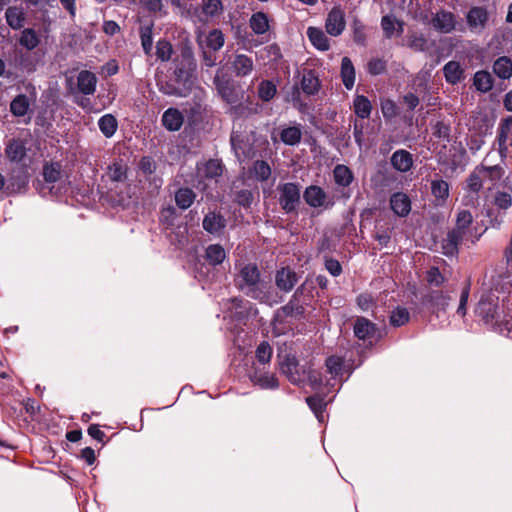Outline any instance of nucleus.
<instances>
[{
	"label": "nucleus",
	"mask_w": 512,
	"mask_h": 512,
	"mask_svg": "<svg viewBox=\"0 0 512 512\" xmlns=\"http://www.w3.org/2000/svg\"><path fill=\"white\" fill-rule=\"evenodd\" d=\"M493 155L488 154L484 159V163L476 167L467 179V189L472 193H477L480 189L487 185V189L498 187L502 184L507 187V178L502 179L504 175L503 169L499 165H492L491 159Z\"/></svg>",
	"instance_id": "nucleus-1"
},
{
	"label": "nucleus",
	"mask_w": 512,
	"mask_h": 512,
	"mask_svg": "<svg viewBox=\"0 0 512 512\" xmlns=\"http://www.w3.org/2000/svg\"><path fill=\"white\" fill-rule=\"evenodd\" d=\"M478 235L473 226V216L467 209L460 210L456 216L455 228L448 234L443 244L444 254L454 255L463 241L474 243Z\"/></svg>",
	"instance_id": "nucleus-2"
},
{
	"label": "nucleus",
	"mask_w": 512,
	"mask_h": 512,
	"mask_svg": "<svg viewBox=\"0 0 512 512\" xmlns=\"http://www.w3.org/2000/svg\"><path fill=\"white\" fill-rule=\"evenodd\" d=\"M240 289L248 296L260 300H267V284L260 280L257 267L253 264L245 265L238 276Z\"/></svg>",
	"instance_id": "nucleus-3"
},
{
	"label": "nucleus",
	"mask_w": 512,
	"mask_h": 512,
	"mask_svg": "<svg viewBox=\"0 0 512 512\" xmlns=\"http://www.w3.org/2000/svg\"><path fill=\"white\" fill-rule=\"evenodd\" d=\"M223 167L218 160H209L197 166L198 187L205 190L208 186L206 181L214 180L221 176Z\"/></svg>",
	"instance_id": "nucleus-4"
},
{
	"label": "nucleus",
	"mask_w": 512,
	"mask_h": 512,
	"mask_svg": "<svg viewBox=\"0 0 512 512\" xmlns=\"http://www.w3.org/2000/svg\"><path fill=\"white\" fill-rule=\"evenodd\" d=\"M176 80L179 85L182 84V87L166 85V86H162L160 88L161 91L164 94L170 95V96L186 97L190 93L193 83H194V81L192 79V75L189 73L183 72L181 69H178L176 71Z\"/></svg>",
	"instance_id": "nucleus-5"
},
{
	"label": "nucleus",
	"mask_w": 512,
	"mask_h": 512,
	"mask_svg": "<svg viewBox=\"0 0 512 512\" xmlns=\"http://www.w3.org/2000/svg\"><path fill=\"white\" fill-rule=\"evenodd\" d=\"M346 26L345 13L340 7H334L328 13L325 28L329 35L337 37L342 34Z\"/></svg>",
	"instance_id": "nucleus-6"
},
{
	"label": "nucleus",
	"mask_w": 512,
	"mask_h": 512,
	"mask_svg": "<svg viewBox=\"0 0 512 512\" xmlns=\"http://www.w3.org/2000/svg\"><path fill=\"white\" fill-rule=\"evenodd\" d=\"M300 199L299 187L294 183H286L280 187V204L286 212L296 208Z\"/></svg>",
	"instance_id": "nucleus-7"
},
{
	"label": "nucleus",
	"mask_w": 512,
	"mask_h": 512,
	"mask_svg": "<svg viewBox=\"0 0 512 512\" xmlns=\"http://www.w3.org/2000/svg\"><path fill=\"white\" fill-rule=\"evenodd\" d=\"M303 197L306 203L313 208H329L333 205V202L328 198L325 191L315 185H311L304 191Z\"/></svg>",
	"instance_id": "nucleus-8"
},
{
	"label": "nucleus",
	"mask_w": 512,
	"mask_h": 512,
	"mask_svg": "<svg viewBox=\"0 0 512 512\" xmlns=\"http://www.w3.org/2000/svg\"><path fill=\"white\" fill-rule=\"evenodd\" d=\"M214 83L216 85L217 91L229 104H234L238 101V92L236 91L234 85L224 78H221L218 74L215 76Z\"/></svg>",
	"instance_id": "nucleus-9"
},
{
	"label": "nucleus",
	"mask_w": 512,
	"mask_h": 512,
	"mask_svg": "<svg viewBox=\"0 0 512 512\" xmlns=\"http://www.w3.org/2000/svg\"><path fill=\"white\" fill-rule=\"evenodd\" d=\"M456 25L455 16L448 11H440L432 19V26L441 33H450Z\"/></svg>",
	"instance_id": "nucleus-10"
},
{
	"label": "nucleus",
	"mask_w": 512,
	"mask_h": 512,
	"mask_svg": "<svg viewBox=\"0 0 512 512\" xmlns=\"http://www.w3.org/2000/svg\"><path fill=\"white\" fill-rule=\"evenodd\" d=\"M499 152L490 153L493 157L507 155L512 149V120L502 126L499 137Z\"/></svg>",
	"instance_id": "nucleus-11"
},
{
	"label": "nucleus",
	"mask_w": 512,
	"mask_h": 512,
	"mask_svg": "<svg viewBox=\"0 0 512 512\" xmlns=\"http://www.w3.org/2000/svg\"><path fill=\"white\" fill-rule=\"evenodd\" d=\"M390 206L395 214L404 217L407 216L411 210V201L405 193L397 192L391 196Z\"/></svg>",
	"instance_id": "nucleus-12"
},
{
	"label": "nucleus",
	"mask_w": 512,
	"mask_h": 512,
	"mask_svg": "<svg viewBox=\"0 0 512 512\" xmlns=\"http://www.w3.org/2000/svg\"><path fill=\"white\" fill-rule=\"evenodd\" d=\"M184 122V116L176 108L167 109L162 116V124L169 131H178Z\"/></svg>",
	"instance_id": "nucleus-13"
},
{
	"label": "nucleus",
	"mask_w": 512,
	"mask_h": 512,
	"mask_svg": "<svg viewBox=\"0 0 512 512\" xmlns=\"http://www.w3.org/2000/svg\"><path fill=\"white\" fill-rule=\"evenodd\" d=\"M297 275L289 268H282L276 274L275 281L277 287L284 291L289 292L297 282Z\"/></svg>",
	"instance_id": "nucleus-14"
},
{
	"label": "nucleus",
	"mask_w": 512,
	"mask_h": 512,
	"mask_svg": "<svg viewBox=\"0 0 512 512\" xmlns=\"http://www.w3.org/2000/svg\"><path fill=\"white\" fill-rule=\"evenodd\" d=\"M223 6L220 0H204L201 12L198 15L199 20L202 22H208L222 13Z\"/></svg>",
	"instance_id": "nucleus-15"
},
{
	"label": "nucleus",
	"mask_w": 512,
	"mask_h": 512,
	"mask_svg": "<svg viewBox=\"0 0 512 512\" xmlns=\"http://www.w3.org/2000/svg\"><path fill=\"white\" fill-rule=\"evenodd\" d=\"M97 78L90 71H81L77 77V85L79 90L86 95H91L96 90Z\"/></svg>",
	"instance_id": "nucleus-16"
},
{
	"label": "nucleus",
	"mask_w": 512,
	"mask_h": 512,
	"mask_svg": "<svg viewBox=\"0 0 512 512\" xmlns=\"http://www.w3.org/2000/svg\"><path fill=\"white\" fill-rule=\"evenodd\" d=\"M391 164L396 170L407 172L413 165L412 155L406 150H397L391 157Z\"/></svg>",
	"instance_id": "nucleus-17"
},
{
	"label": "nucleus",
	"mask_w": 512,
	"mask_h": 512,
	"mask_svg": "<svg viewBox=\"0 0 512 512\" xmlns=\"http://www.w3.org/2000/svg\"><path fill=\"white\" fill-rule=\"evenodd\" d=\"M487 20L488 14L484 8L473 7L467 14V23L473 30L483 29Z\"/></svg>",
	"instance_id": "nucleus-18"
},
{
	"label": "nucleus",
	"mask_w": 512,
	"mask_h": 512,
	"mask_svg": "<svg viewBox=\"0 0 512 512\" xmlns=\"http://www.w3.org/2000/svg\"><path fill=\"white\" fill-rule=\"evenodd\" d=\"M253 60L245 54H237L232 62L236 76H247L253 70Z\"/></svg>",
	"instance_id": "nucleus-19"
},
{
	"label": "nucleus",
	"mask_w": 512,
	"mask_h": 512,
	"mask_svg": "<svg viewBox=\"0 0 512 512\" xmlns=\"http://www.w3.org/2000/svg\"><path fill=\"white\" fill-rule=\"evenodd\" d=\"M445 79L450 84H457L464 78V70L456 61H449L443 67Z\"/></svg>",
	"instance_id": "nucleus-20"
},
{
	"label": "nucleus",
	"mask_w": 512,
	"mask_h": 512,
	"mask_svg": "<svg viewBox=\"0 0 512 512\" xmlns=\"http://www.w3.org/2000/svg\"><path fill=\"white\" fill-rule=\"evenodd\" d=\"M307 36L316 49L321 51L329 49V40L320 28L309 27L307 29Z\"/></svg>",
	"instance_id": "nucleus-21"
},
{
	"label": "nucleus",
	"mask_w": 512,
	"mask_h": 512,
	"mask_svg": "<svg viewBox=\"0 0 512 512\" xmlns=\"http://www.w3.org/2000/svg\"><path fill=\"white\" fill-rule=\"evenodd\" d=\"M127 165L123 160L114 161L108 167L107 177L113 182H124L127 178Z\"/></svg>",
	"instance_id": "nucleus-22"
},
{
	"label": "nucleus",
	"mask_w": 512,
	"mask_h": 512,
	"mask_svg": "<svg viewBox=\"0 0 512 512\" xmlns=\"http://www.w3.org/2000/svg\"><path fill=\"white\" fill-rule=\"evenodd\" d=\"M5 153L9 160L18 162L24 158L26 154V148L21 140L12 139L9 141L5 149Z\"/></svg>",
	"instance_id": "nucleus-23"
},
{
	"label": "nucleus",
	"mask_w": 512,
	"mask_h": 512,
	"mask_svg": "<svg viewBox=\"0 0 512 512\" xmlns=\"http://www.w3.org/2000/svg\"><path fill=\"white\" fill-rule=\"evenodd\" d=\"M341 77L346 89L353 88L355 83V69L348 57H344L341 62Z\"/></svg>",
	"instance_id": "nucleus-24"
},
{
	"label": "nucleus",
	"mask_w": 512,
	"mask_h": 512,
	"mask_svg": "<svg viewBox=\"0 0 512 512\" xmlns=\"http://www.w3.org/2000/svg\"><path fill=\"white\" fill-rule=\"evenodd\" d=\"M271 176V168L265 161H256L249 170V178L256 181H266Z\"/></svg>",
	"instance_id": "nucleus-25"
},
{
	"label": "nucleus",
	"mask_w": 512,
	"mask_h": 512,
	"mask_svg": "<svg viewBox=\"0 0 512 512\" xmlns=\"http://www.w3.org/2000/svg\"><path fill=\"white\" fill-rule=\"evenodd\" d=\"M6 20L12 29L22 28L25 20L23 9L19 7H9L6 10Z\"/></svg>",
	"instance_id": "nucleus-26"
},
{
	"label": "nucleus",
	"mask_w": 512,
	"mask_h": 512,
	"mask_svg": "<svg viewBox=\"0 0 512 512\" xmlns=\"http://www.w3.org/2000/svg\"><path fill=\"white\" fill-rule=\"evenodd\" d=\"M494 73L501 79H509L512 76V61L508 57H500L493 64Z\"/></svg>",
	"instance_id": "nucleus-27"
},
{
	"label": "nucleus",
	"mask_w": 512,
	"mask_h": 512,
	"mask_svg": "<svg viewBox=\"0 0 512 512\" xmlns=\"http://www.w3.org/2000/svg\"><path fill=\"white\" fill-rule=\"evenodd\" d=\"M381 26L388 38H391L394 35H400L403 31L402 23L395 17L389 15L382 18Z\"/></svg>",
	"instance_id": "nucleus-28"
},
{
	"label": "nucleus",
	"mask_w": 512,
	"mask_h": 512,
	"mask_svg": "<svg viewBox=\"0 0 512 512\" xmlns=\"http://www.w3.org/2000/svg\"><path fill=\"white\" fill-rule=\"evenodd\" d=\"M333 176L335 182L339 186L343 187L349 186L354 178L352 171L347 166L342 164L335 166L333 170Z\"/></svg>",
	"instance_id": "nucleus-29"
},
{
	"label": "nucleus",
	"mask_w": 512,
	"mask_h": 512,
	"mask_svg": "<svg viewBox=\"0 0 512 512\" xmlns=\"http://www.w3.org/2000/svg\"><path fill=\"white\" fill-rule=\"evenodd\" d=\"M250 27L255 34H264L269 29V21L266 14L254 13L250 18Z\"/></svg>",
	"instance_id": "nucleus-30"
},
{
	"label": "nucleus",
	"mask_w": 512,
	"mask_h": 512,
	"mask_svg": "<svg viewBox=\"0 0 512 512\" xmlns=\"http://www.w3.org/2000/svg\"><path fill=\"white\" fill-rule=\"evenodd\" d=\"M353 106L354 111L358 117L366 119L370 116L372 105L367 97L363 95L356 96L353 102Z\"/></svg>",
	"instance_id": "nucleus-31"
},
{
	"label": "nucleus",
	"mask_w": 512,
	"mask_h": 512,
	"mask_svg": "<svg viewBox=\"0 0 512 512\" xmlns=\"http://www.w3.org/2000/svg\"><path fill=\"white\" fill-rule=\"evenodd\" d=\"M98 126L104 136L110 138L117 130V120L113 115L106 114L99 119Z\"/></svg>",
	"instance_id": "nucleus-32"
},
{
	"label": "nucleus",
	"mask_w": 512,
	"mask_h": 512,
	"mask_svg": "<svg viewBox=\"0 0 512 512\" xmlns=\"http://www.w3.org/2000/svg\"><path fill=\"white\" fill-rule=\"evenodd\" d=\"M301 88L308 95L316 94L320 88L318 78L311 72L304 74L301 80Z\"/></svg>",
	"instance_id": "nucleus-33"
},
{
	"label": "nucleus",
	"mask_w": 512,
	"mask_h": 512,
	"mask_svg": "<svg viewBox=\"0 0 512 512\" xmlns=\"http://www.w3.org/2000/svg\"><path fill=\"white\" fill-rule=\"evenodd\" d=\"M224 219L215 213H210L203 220V227L210 233H218L224 227Z\"/></svg>",
	"instance_id": "nucleus-34"
},
{
	"label": "nucleus",
	"mask_w": 512,
	"mask_h": 512,
	"mask_svg": "<svg viewBox=\"0 0 512 512\" xmlns=\"http://www.w3.org/2000/svg\"><path fill=\"white\" fill-rule=\"evenodd\" d=\"M194 199V192L188 188L179 189L175 195V202L180 209L189 208L194 202Z\"/></svg>",
	"instance_id": "nucleus-35"
},
{
	"label": "nucleus",
	"mask_w": 512,
	"mask_h": 512,
	"mask_svg": "<svg viewBox=\"0 0 512 512\" xmlns=\"http://www.w3.org/2000/svg\"><path fill=\"white\" fill-rule=\"evenodd\" d=\"M226 257L225 250L218 244H213L206 249V258L212 265H218L224 261Z\"/></svg>",
	"instance_id": "nucleus-36"
},
{
	"label": "nucleus",
	"mask_w": 512,
	"mask_h": 512,
	"mask_svg": "<svg viewBox=\"0 0 512 512\" xmlns=\"http://www.w3.org/2000/svg\"><path fill=\"white\" fill-rule=\"evenodd\" d=\"M29 106H30V103H29V100L27 98V96L25 95H18L12 102H11V105H10V109H11V112L15 115V116H24L28 109H29Z\"/></svg>",
	"instance_id": "nucleus-37"
},
{
	"label": "nucleus",
	"mask_w": 512,
	"mask_h": 512,
	"mask_svg": "<svg viewBox=\"0 0 512 512\" xmlns=\"http://www.w3.org/2000/svg\"><path fill=\"white\" fill-rule=\"evenodd\" d=\"M225 38L224 34L219 29H214L206 36V45L208 48L217 51L224 45Z\"/></svg>",
	"instance_id": "nucleus-38"
},
{
	"label": "nucleus",
	"mask_w": 512,
	"mask_h": 512,
	"mask_svg": "<svg viewBox=\"0 0 512 512\" xmlns=\"http://www.w3.org/2000/svg\"><path fill=\"white\" fill-rule=\"evenodd\" d=\"M431 191L433 196L444 202L449 195V185L444 180H433L431 183Z\"/></svg>",
	"instance_id": "nucleus-39"
},
{
	"label": "nucleus",
	"mask_w": 512,
	"mask_h": 512,
	"mask_svg": "<svg viewBox=\"0 0 512 512\" xmlns=\"http://www.w3.org/2000/svg\"><path fill=\"white\" fill-rule=\"evenodd\" d=\"M251 379L256 385L264 389H275L278 387V380L274 374H254Z\"/></svg>",
	"instance_id": "nucleus-40"
},
{
	"label": "nucleus",
	"mask_w": 512,
	"mask_h": 512,
	"mask_svg": "<svg viewBox=\"0 0 512 512\" xmlns=\"http://www.w3.org/2000/svg\"><path fill=\"white\" fill-rule=\"evenodd\" d=\"M373 332V324L365 318L357 319L354 325V333L359 339H366Z\"/></svg>",
	"instance_id": "nucleus-41"
},
{
	"label": "nucleus",
	"mask_w": 512,
	"mask_h": 512,
	"mask_svg": "<svg viewBox=\"0 0 512 512\" xmlns=\"http://www.w3.org/2000/svg\"><path fill=\"white\" fill-rule=\"evenodd\" d=\"M20 44L28 50H33L39 44V38L36 32L32 29H25L22 31Z\"/></svg>",
	"instance_id": "nucleus-42"
},
{
	"label": "nucleus",
	"mask_w": 512,
	"mask_h": 512,
	"mask_svg": "<svg viewBox=\"0 0 512 512\" xmlns=\"http://www.w3.org/2000/svg\"><path fill=\"white\" fill-rule=\"evenodd\" d=\"M301 130L299 127L293 126L282 130L281 140L287 145H295L301 139Z\"/></svg>",
	"instance_id": "nucleus-43"
},
{
	"label": "nucleus",
	"mask_w": 512,
	"mask_h": 512,
	"mask_svg": "<svg viewBox=\"0 0 512 512\" xmlns=\"http://www.w3.org/2000/svg\"><path fill=\"white\" fill-rule=\"evenodd\" d=\"M474 85L478 90L482 92L490 90L492 88L491 75L486 71H478L474 75Z\"/></svg>",
	"instance_id": "nucleus-44"
},
{
	"label": "nucleus",
	"mask_w": 512,
	"mask_h": 512,
	"mask_svg": "<svg viewBox=\"0 0 512 512\" xmlns=\"http://www.w3.org/2000/svg\"><path fill=\"white\" fill-rule=\"evenodd\" d=\"M409 319L410 314L408 310L404 307H397L391 313L390 323L395 327H399L406 324L409 321Z\"/></svg>",
	"instance_id": "nucleus-45"
},
{
	"label": "nucleus",
	"mask_w": 512,
	"mask_h": 512,
	"mask_svg": "<svg viewBox=\"0 0 512 512\" xmlns=\"http://www.w3.org/2000/svg\"><path fill=\"white\" fill-rule=\"evenodd\" d=\"M326 367L331 375V378L336 379L337 377L342 375L343 361L340 357L330 356L326 360Z\"/></svg>",
	"instance_id": "nucleus-46"
},
{
	"label": "nucleus",
	"mask_w": 512,
	"mask_h": 512,
	"mask_svg": "<svg viewBox=\"0 0 512 512\" xmlns=\"http://www.w3.org/2000/svg\"><path fill=\"white\" fill-rule=\"evenodd\" d=\"M306 401H307V404L309 405V407L311 408V410L314 412L317 419L320 422H323L324 421L323 409L326 405V402L324 401V399H322L318 396H312V397H308L306 399Z\"/></svg>",
	"instance_id": "nucleus-47"
},
{
	"label": "nucleus",
	"mask_w": 512,
	"mask_h": 512,
	"mask_svg": "<svg viewBox=\"0 0 512 512\" xmlns=\"http://www.w3.org/2000/svg\"><path fill=\"white\" fill-rule=\"evenodd\" d=\"M276 94V86L268 80L259 84L258 95L263 101L271 100Z\"/></svg>",
	"instance_id": "nucleus-48"
},
{
	"label": "nucleus",
	"mask_w": 512,
	"mask_h": 512,
	"mask_svg": "<svg viewBox=\"0 0 512 512\" xmlns=\"http://www.w3.org/2000/svg\"><path fill=\"white\" fill-rule=\"evenodd\" d=\"M43 176L46 182L54 183L60 177V167L58 164H47L43 169Z\"/></svg>",
	"instance_id": "nucleus-49"
},
{
	"label": "nucleus",
	"mask_w": 512,
	"mask_h": 512,
	"mask_svg": "<svg viewBox=\"0 0 512 512\" xmlns=\"http://www.w3.org/2000/svg\"><path fill=\"white\" fill-rule=\"evenodd\" d=\"M157 57L162 61H168L172 55V46L168 41L162 40L157 42Z\"/></svg>",
	"instance_id": "nucleus-50"
},
{
	"label": "nucleus",
	"mask_w": 512,
	"mask_h": 512,
	"mask_svg": "<svg viewBox=\"0 0 512 512\" xmlns=\"http://www.w3.org/2000/svg\"><path fill=\"white\" fill-rule=\"evenodd\" d=\"M272 356V348L267 342H262L256 350V358L260 363H268Z\"/></svg>",
	"instance_id": "nucleus-51"
},
{
	"label": "nucleus",
	"mask_w": 512,
	"mask_h": 512,
	"mask_svg": "<svg viewBox=\"0 0 512 512\" xmlns=\"http://www.w3.org/2000/svg\"><path fill=\"white\" fill-rule=\"evenodd\" d=\"M292 313H293V306L291 304L284 306L280 311L277 312L275 321L273 323L275 334L280 335L283 333V330L278 328V324L281 322L283 317L290 316V315H292Z\"/></svg>",
	"instance_id": "nucleus-52"
},
{
	"label": "nucleus",
	"mask_w": 512,
	"mask_h": 512,
	"mask_svg": "<svg viewBox=\"0 0 512 512\" xmlns=\"http://www.w3.org/2000/svg\"><path fill=\"white\" fill-rule=\"evenodd\" d=\"M141 43L145 53L149 54L153 44L152 29L150 27L141 29Z\"/></svg>",
	"instance_id": "nucleus-53"
},
{
	"label": "nucleus",
	"mask_w": 512,
	"mask_h": 512,
	"mask_svg": "<svg viewBox=\"0 0 512 512\" xmlns=\"http://www.w3.org/2000/svg\"><path fill=\"white\" fill-rule=\"evenodd\" d=\"M495 205L500 209H507L512 205L511 194L507 191L499 192L495 196Z\"/></svg>",
	"instance_id": "nucleus-54"
},
{
	"label": "nucleus",
	"mask_w": 512,
	"mask_h": 512,
	"mask_svg": "<svg viewBox=\"0 0 512 512\" xmlns=\"http://www.w3.org/2000/svg\"><path fill=\"white\" fill-rule=\"evenodd\" d=\"M381 111L385 118H392L397 115V106L390 99H384L381 101Z\"/></svg>",
	"instance_id": "nucleus-55"
},
{
	"label": "nucleus",
	"mask_w": 512,
	"mask_h": 512,
	"mask_svg": "<svg viewBox=\"0 0 512 512\" xmlns=\"http://www.w3.org/2000/svg\"><path fill=\"white\" fill-rule=\"evenodd\" d=\"M265 54L269 61L277 62L281 58L280 48L275 45H268L262 50V55Z\"/></svg>",
	"instance_id": "nucleus-56"
},
{
	"label": "nucleus",
	"mask_w": 512,
	"mask_h": 512,
	"mask_svg": "<svg viewBox=\"0 0 512 512\" xmlns=\"http://www.w3.org/2000/svg\"><path fill=\"white\" fill-rule=\"evenodd\" d=\"M427 280L430 284L439 286L444 282V277L436 267H432L427 273Z\"/></svg>",
	"instance_id": "nucleus-57"
},
{
	"label": "nucleus",
	"mask_w": 512,
	"mask_h": 512,
	"mask_svg": "<svg viewBox=\"0 0 512 512\" xmlns=\"http://www.w3.org/2000/svg\"><path fill=\"white\" fill-rule=\"evenodd\" d=\"M284 372L287 374L288 378L293 383H300L304 380L303 377L298 375L297 365L296 364H288L286 368H284Z\"/></svg>",
	"instance_id": "nucleus-58"
},
{
	"label": "nucleus",
	"mask_w": 512,
	"mask_h": 512,
	"mask_svg": "<svg viewBox=\"0 0 512 512\" xmlns=\"http://www.w3.org/2000/svg\"><path fill=\"white\" fill-rule=\"evenodd\" d=\"M140 169L145 174H152L156 169V164L150 157H143L140 161Z\"/></svg>",
	"instance_id": "nucleus-59"
},
{
	"label": "nucleus",
	"mask_w": 512,
	"mask_h": 512,
	"mask_svg": "<svg viewBox=\"0 0 512 512\" xmlns=\"http://www.w3.org/2000/svg\"><path fill=\"white\" fill-rule=\"evenodd\" d=\"M385 69V63L382 60L376 59L368 63V70L373 75L382 73Z\"/></svg>",
	"instance_id": "nucleus-60"
},
{
	"label": "nucleus",
	"mask_w": 512,
	"mask_h": 512,
	"mask_svg": "<svg viewBox=\"0 0 512 512\" xmlns=\"http://www.w3.org/2000/svg\"><path fill=\"white\" fill-rule=\"evenodd\" d=\"M236 200L242 206H249L253 200V196L250 191L242 190L237 194Z\"/></svg>",
	"instance_id": "nucleus-61"
},
{
	"label": "nucleus",
	"mask_w": 512,
	"mask_h": 512,
	"mask_svg": "<svg viewBox=\"0 0 512 512\" xmlns=\"http://www.w3.org/2000/svg\"><path fill=\"white\" fill-rule=\"evenodd\" d=\"M357 303L362 310L366 311L372 307L373 298L371 297V295L361 294L357 298Z\"/></svg>",
	"instance_id": "nucleus-62"
},
{
	"label": "nucleus",
	"mask_w": 512,
	"mask_h": 512,
	"mask_svg": "<svg viewBox=\"0 0 512 512\" xmlns=\"http://www.w3.org/2000/svg\"><path fill=\"white\" fill-rule=\"evenodd\" d=\"M426 45V40L422 36L413 35L410 38V46L414 48L415 50H424Z\"/></svg>",
	"instance_id": "nucleus-63"
},
{
	"label": "nucleus",
	"mask_w": 512,
	"mask_h": 512,
	"mask_svg": "<svg viewBox=\"0 0 512 512\" xmlns=\"http://www.w3.org/2000/svg\"><path fill=\"white\" fill-rule=\"evenodd\" d=\"M326 268L333 276H337L341 273V265L336 260H333V259L327 260Z\"/></svg>",
	"instance_id": "nucleus-64"
}]
</instances>
